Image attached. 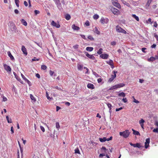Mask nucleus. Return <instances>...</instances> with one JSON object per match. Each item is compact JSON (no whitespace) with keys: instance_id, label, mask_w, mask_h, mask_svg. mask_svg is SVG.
I'll return each instance as SVG.
<instances>
[{"instance_id":"31","label":"nucleus","mask_w":158,"mask_h":158,"mask_svg":"<svg viewBox=\"0 0 158 158\" xmlns=\"http://www.w3.org/2000/svg\"><path fill=\"white\" fill-rule=\"evenodd\" d=\"M118 96H122L123 97H124L125 96V94L124 92H121L118 94Z\"/></svg>"},{"instance_id":"47","label":"nucleus","mask_w":158,"mask_h":158,"mask_svg":"<svg viewBox=\"0 0 158 158\" xmlns=\"http://www.w3.org/2000/svg\"><path fill=\"white\" fill-rule=\"evenodd\" d=\"M40 60V59L39 58H37L36 57H34L32 59V61H39Z\"/></svg>"},{"instance_id":"29","label":"nucleus","mask_w":158,"mask_h":158,"mask_svg":"<svg viewBox=\"0 0 158 158\" xmlns=\"http://www.w3.org/2000/svg\"><path fill=\"white\" fill-rule=\"evenodd\" d=\"M6 118L8 123H12L11 119L10 118H9L8 116H6Z\"/></svg>"},{"instance_id":"42","label":"nucleus","mask_w":158,"mask_h":158,"mask_svg":"<svg viewBox=\"0 0 158 158\" xmlns=\"http://www.w3.org/2000/svg\"><path fill=\"white\" fill-rule=\"evenodd\" d=\"M117 89V88L116 86V85H114V86H112L110 88L109 90H113L114 89Z\"/></svg>"},{"instance_id":"20","label":"nucleus","mask_w":158,"mask_h":158,"mask_svg":"<svg viewBox=\"0 0 158 158\" xmlns=\"http://www.w3.org/2000/svg\"><path fill=\"white\" fill-rule=\"evenodd\" d=\"M117 88H120L124 86L125 85L124 84L122 83L116 85Z\"/></svg>"},{"instance_id":"21","label":"nucleus","mask_w":158,"mask_h":158,"mask_svg":"<svg viewBox=\"0 0 158 158\" xmlns=\"http://www.w3.org/2000/svg\"><path fill=\"white\" fill-rule=\"evenodd\" d=\"M7 54L8 56L10 58V59L12 60H15L13 56L12 55L10 51H8L7 52Z\"/></svg>"},{"instance_id":"64","label":"nucleus","mask_w":158,"mask_h":158,"mask_svg":"<svg viewBox=\"0 0 158 158\" xmlns=\"http://www.w3.org/2000/svg\"><path fill=\"white\" fill-rule=\"evenodd\" d=\"M105 154H104V153H102V154H100L99 155V157H102L105 156Z\"/></svg>"},{"instance_id":"38","label":"nucleus","mask_w":158,"mask_h":158,"mask_svg":"<svg viewBox=\"0 0 158 158\" xmlns=\"http://www.w3.org/2000/svg\"><path fill=\"white\" fill-rule=\"evenodd\" d=\"M142 146H141L140 143H137L136 145V147H137L139 148H140Z\"/></svg>"},{"instance_id":"36","label":"nucleus","mask_w":158,"mask_h":158,"mask_svg":"<svg viewBox=\"0 0 158 158\" xmlns=\"http://www.w3.org/2000/svg\"><path fill=\"white\" fill-rule=\"evenodd\" d=\"M30 97L32 100H33L34 102L36 101V99L35 97L31 94L30 95Z\"/></svg>"},{"instance_id":"27","label":"nucleus","mask_w":158,"mask_h":158,"mask_svg":"<svg viewBox=\"0 0 158 158\" xmlns=\"http://www.w3.org/2000/svg\"><path fill=\"white\" fill-rule=\"evenodd\" d=\"M132 17L133 18H135L137 21H139V18L138 17L136 16V15H135L133 14L132 15Z\"/></svg>"},{"instance_id":"51","label":"nucleus","mask_w":158,"mask_h":158,"mask_svg":"<svg viewBox=\"0 0 158 158\" xmlns=\"http://www.w3.org/2000/svg\"><path fill=\"white\" fill-rule=\"evenodd\" d=\"M154 36L156 38V40L158 41V35L156 33H154Z\"/></svg>"},{"instance_id":"9","label":"nucleus","mask_w":158,"mask_h":158,"mask_svg":"<svg viewBox=\"0 0 158 158\" xmlns=\"http://www.w3.org/2000/svg\"><path fill=\"white\" fill-rule=\"evenodd\" d=\"M85 55L89 58L94 60L95 59V57L93 55H90L87 52H85Z\"/></svg>"},{"instance_id":"16","label":"nucleus","mask_w":158,"mask_h":158,"mask_svg":"<svg viewBox=\"0 0 158 158\" xmlns=\"http://www.w3.org/2000/svg\"><path fill=\"white\" fill-rule=\"evenodd\" d=\"M93 31L95 33H96L98 35L100 34V31H99L98 28L96 27L94 29Z\"/></svg>"},{"instance_id":"45","label":"nucleus","mask_w":158,"mask_h":158,"mask_svg":"<svg viewBox=\"0 0 158 158\" xmlns=\"http://www.w3.org/2000/svg\"><path fill=\"white\" fill-rule=\"evenodd\" d=\"M56 127L59 130V128H60V125L59 124V123L58 122H56Z\"/></svg>"},{"instance_id":"62","label":"nucleus","mask_w":158,"mask_h":158,"mask_svg":"<svg viewBox=\"0 0 158 158\" xmlns=\"http://www.w3.org/2000/svg\"><path fill=\"white\" fill-rule=\"evenodd\" d=\"M101 149L104 150V151L105 152H106V151L107 150L106 147H102L101 148Z\"/></svg>"},{"instance_id":"53","label":"nucleus","mask_w":158,"mask_h":158,"mask_svg":"<svg viewBox=\"0 0 158 158\" xmlns=\"http://www.w3.org/2000/svg\"><path fill=\"white\" fill-rule=\"evenodd\" d=\"M54 72L53 71L51 70H50L49 71V74L51 76H52L53 74L54 73Z\"/></svg>"},{"instance_id":"19","label":"nucleus","mask_w":158,"mask_h":158,"mask_svg":"<svg viewBox=\"0 0 158 158\" xmlns=\"http://www.w3.org/2000/svg\"><path fill=\"white\" fill-rule=\"evenodd\" d=\"M57 7L60 6L61 4L60 0H53Z\"/></svg>"},{"instance_id":"39","label":"nucleus","mask_w":158,"mask_h":158,"mask_svg":"<svg viewBox=\"0 0 158 158\" xmlns=\"http://www.w3.org/2000/svg\"><path fill=\"white\" fill-rule=\"evenodd\" d=\"M47 69V66L45 65H42L41 66V69L45 70Z\"/></svg>"},{"instance_id":"17","label":"nucleus","mask_w":158,"mask_h":158,"mask_svg":"<svg viewBox=\"0 0 158 158\" xmlns=\"http://www.w3.org/2000/svg\"><path fill=\"white\" fill-rule=\"evenodd\" d=\"M72 28L74 30H78L80 29V27L76 26L75 24H73L72 26Z\"/></svg>"},{"instance_id":"49","label":"nucleus","mask_w":158,"mask_h":158,"mask_svg":"<svg viewBox=\"0 0 158 158\" xmlns=\"http://www.w3.org/2000/svg\"><path fill=\"white\" fill-rule=\"evenodd\" d=\"M133 97L134 98V100H133L134 102L136 103H138L139 102L137 100H136V99H135V98L134 96H133Z\"/></svg>"},{"instance_id":"43","label":"nucleus","mask_w":158,"mask_h":158,"mask_svg":"<svg viewBox=\"0 0 158 158\" xmlns=\"http://www.w3.org/2000/svg\"><path fill=\"white\" fill-rule=\"evenodd\" d=\"M88 38L91 41H93L94 40V38L91 35H89L88 37Z\"/></svg>"},{"instance_id":"13","label":"nucleus","mask_w":158,"mask_h":158,"mask_svg":"<svg viewBox=\"0 0 158 158\" xmlns=\"http://www.w3.org/2000/svg\"><path fill=\"white\" fill-rule=\"evenodd\" d=\"M100 57L103 59H107L109 57V55L107 54L104 53L100 55Z\"/></svg>"},{"instance_id":"33","label":"nucleus","mask_w":158,"mask_h":158,"mask_svg":"<svg viewBox=\"0 0 158 158\" xmlns=\"http://www.w3.org/2000/svg\"><path fill=\"white\" fill-rule=\"evenodd\" d=\"M103 49L102 48H100L97 52V53L99 55L102 54V53Z\"/></svg>"},{"instance_id":"58","label":"nucleus","mask_w":158,"mask_h":158,"mask_svg":"<svg viewBox=\"0 0 158 158\" xmlns=\"http://www.w3.org/2000/svg\"><path fill=\"white\" fill-rule=\"evenodd\" d=\"M153 26L155 27H157V24L156 22H155L153 23Z\"/></svg>"},{"instance_id":"3","label":"nucleus","mask_w":158,"mask_h":158,"mask_svg":"<svg viewBox=\"0 0 158 158\" xmlns=\"http://www.w3.org/2000/svg\"><path fill=\"white\" fill-rule=\"evenodd\" d=\"M116 30L118 32H121L125 34L127 33L126 31L118 25L116 27Z\"/></svg>"},{"instance_id":"44","label":"nucleus","mask_w":158,"mask_h":158,"mask_svg":"<svg viewBox=\"0 0 158 158\" xmlns=\"http://www.w3.org/2000/svg\"><path fill=\"white\" fill-rule=\"evenodd\" d=\"M98 99V98L97 97L95 96V97H93L92 98H89V100H95Z\"/></svg>"},{"instance_id":"10","label":"nucleus","mask_w":158,"mask_h":158,"mask_svg":"<svg viewBox=\"0 0 158 158\" xmlns=\"http://www.w3.org/2000/svg\"><path fill=\"white\" fill-rule=\"evenodd\" d=\"M4 67L5 70L8 72H10L11 71V69L10 66H8L6 64H4L3 65Z\"/></svg>"},{"instance_id":"26","label":"nucleus","mask_w":158,"mask_h":158,"mask_svg":"<svg viewBox=\"0 0 158 158\" xmlns=\"http://www.w3.org/2000/svg\"><path fill=\"white\" fill-rule=\"evenodd\" d=\"M65 18L68 20H69L71 19V16L69 14H67L65 15Z\"/></svg>"},{"instance_id":"11","label":"nucleus","mask_w":158,"mask_h":158,"mask_svg":"<svg viewBox=\"0 0 158 158\" xmlns=\"http://www.w3.org/2000/svg\"><path fill=\"white\" fill-rule=\"evenodd\" d=\"M145 122V121L143 119H141L139 121V123L140 125L141 126L142 128L143 129H144V123Z\"/></svg>"},{"instance_id":"34","label":"nucleus","mask_w":158,"mask_h":158,"mask_svg":"<svg viewBox=\"0 0 158 158\" xmlns=\"http://www.w3.org/2000/svg\"><path fill=\"white\" fill-rule=\"evenodd\" d=\"M106 62L107 64H108L110 65L113 63V61L111 60H109L108 61H107Z\"/></svg>"},{"instance_id":"37","label":"nucleus","mask_w":158,"mask_h":158,"mask_svg":"<svg viewBox=\"0 0 158 158\" xmlns=\"http://www.w3.org/2000/svg\"><path fill=\"white\" fill-rule=\"evenodd\" d=\"M75 153H77L78 154H80V153L79 150L78 148H76L74 150Z\"/></svg>"},{"instance_id":"28","label":"nucleus","mask_w":158,"mask_h":158,"mask_svg":"<svg viewBox=\"0 0 158 158\" xmlns=\"http://www.w3.org/2000/svg\"><path fill=\"white\" fill-rule=\"evenodd\" d=\"M94 48L93 47H87L86 48V50L88 51L91 52L92 51Z\"/></svg>"},{"instance_id":"35","label":"nucleus","mask_w":158,"mask_h":158,"mask_svg":"<svg viewBox=\"0 0 158 158\" xmlns=\"http://www.w3.org/2000/svg\"><path fill=\"white\" fill-rule=\"evenodd\" d=\"M107 105L108 108L110 109V112H111V107H112V105L111 104L108 103L107 104Z\"/></svg>"},{"instance_id":"8","label":"nucleus","mask_w":158,"mask_h":158,"mask_svg":"<svg viewBox=\"0 0 158 158\" xmlns=\"http://www.w3.org/2000/svg\"><path fill=\"white\" fill-rule=\"evenodd\" d=\"M117 72V71H113L114 75H111V77L108 80V82H111L114 80L116 77V73Z\"/></svg>"},{"instance_id":"18","label":"nucleus","mask_w":158,"mask_h":158,"mask_svg":"<svg viewBox=\"0 0 158 158\" xmlns=\"http://www.w3.org/2000/svg\"><path fill=\"white\" fill-rule=\"evenodd\" d=\"M77 67L78 70L81 71L83 68V65L82 64H77Z\"/></svg>"},{"instance_id":"23","label":"nucleus","mask_w":158,"mask_h":158,"mask_svg":"<svg viewBox=\"0 0 158 158\" xmlns=\"http://www.w3.org/2000/svg\"><path fill=\"white\" fill-rule=\"evenodd\" d=\"M99 141L101 142H103L106 141V137H103L102 138H99Z\"/></svg>"},{"instance_id":"55","label":"nucleus","mask_w":158,"mask_h":158,"mask_svg":"<svg viewBox=\"0 0 158 158\" xmlns=\"http://www.w3.org/2000/svg\"><path fill=\"white\" fill-rule=\"evenodd\" d=\"M7 100V98L5 97L4 96H3L2 97V101L5 102Z\"/></svg>"},{"instance_id":"50","label":"nucleus","mask_w":158,"mask_h":158,"mask_svg":"<svg viewBox=\"0 0 158 158\" xmlns=\"http://www.w3.org/2000/svg\"><path fill=\"white\" fill-rule=\"evenodd\" d=\"M40 129H41V130L43 132H45V130L44 127H43L42 126H40Z\"/></svg>"},{"instance_id":"54","label":"nucleus","mask_w":158,"mask_h":158,"mask_svg":"<svg viewBox=\"0 0 158 158\" xmlns=\"http://www.w3.org/2000/svg\"><path fill=\"white\" fill-rule=\"evenodd\" d=\"M79 45L77 44L73 46V48L75 49H77L78 48Z\"/></svg>"},{"instance_id":"2","label":"nucleus","mask_w":158,"mask_h":158,"mask_svg":"<svg viewBox=\"0 0 158 158\" xmlns=\"http://www.w3.org/2000/svg\"><path fill=\"white\" fill-rule=\"evenodd\" d=\"M113 5L118 9L121 8L120 4L118 2V0H111Z\"/></svg>"},{"instance_id":"1","label":"nucleus","mask_w":158,"mask_h":158,"mask_svg":"<svg viewBox=\"0 0 158 158\" xmlns=\"http://www.w3.org/2000/svg\"><path fill=\"white\" fill-rule=\"evenodd\" d=\"M130 133V132L128 130H126L123 132H119V135L120 136L126 138L129 136Z\"/></svg>"},{"instance_id":"4","label":"nucleus","mask_w":158,"mask_h":158,"mask_svg":"<svg viewBox=\"0 0 158 158\" xmlns=\"http://www.w3.org/2000/svg\"><path fill=\"white\" fill-rule=\"evenodd\" d=\"M111 10L113 14L115 15H118L120 14V11L117 9L112 7L111 8Z\"/></svg>"},{"instance_id":"46","label":"nucleus","mask_w":158,"mask_h":158,"mask_svg":"<svg viewBox=\"0 0 158 158\" xmlns=\"http://www.w3.org/2000/svg\"><path fill=\"white\" fill-rule=\"evenodd\" d=\"M53 88L55 89H56L60 90H62L58 86H54L53 87Z\"/></svg>"},{"instance_id":"15","label":"nucleus","mask_w":158,"mask_h":158,"mask_svg":"<svg viewBox=\"0 0 158 158\" xmlns=\"http://www.w3.org/2000/svg\"><path fill=\"white\" fill-rule=\"evenodd\" d=\"M87 87L91 89H93L94 88V85L91 83H88L87 85Z\"/></svg>"},{"instance_id":"60","label":"nucleus","mask_w":158,"mask_h":158,"mask_svg":"<svg viewBox=\"0 0 158 158\" xmlns=\"http://www.w3.org/2000/svg\"><path fill=\"white\" fill-rule=\"evenodd\" d=\"M156 46V45L155 44H153L151 46V48H155Z\"/></svg>"},{"instance_id":"57","label":"nucleus","mask_w":158,"mask_h":158,"mask_svg":"<svg viewBox=\"0 0 158 158\" xmlns=\"http://www.w3.org/2000/svg\"><path fill=\"white\" fill-rule=\"evenodd\" d=\"M122 101L124 103H126L127 102V100L126 98H123L122 99Z\"/></svg>"},{"instance_id":"56","label":"nucleus","mask_w":158,"mask_h":158,"mask_svg":"<svg viewBox=\"0 0 158 158\" xmlns=\"http://www.w3.org/2000/svg\"><path fill=\"white\" fill-rule=\"evenodd\" d=\"M34 12L36 15L38 14H39L40 13V11L39 10H35L34 11Z\"/></svg>"},{"instance_id":"7","label":"nucleus","mask_w":158,"mask_h":158,"mask_svg":"<svg viewBox=\"0 0 158 158\" xmlns=\"http://www.w3.org/2000/svg\"><path fill=\"white\" fill-rule=\"evenodd\" d=\"M51 24L52 26L55 27L57 28H59L60 27V25L59 24L58 22L56 23L54 21H52L51 22Z\"/></svg>"},{"instance_id":"30","label":"nucleus","mask_w":158,"mask_h":158,"mask_svg":"<svg viewBox=\"0 0 158 158\" xmlns=\"http://www.w3.org/2000/svg\"><path fill=\"white\" fill-rule=\"evenodd\" d=\"M122 2L124 5H126L128 7H130V4L128 3L126 1L123 0H122Z\"/></svg>"},{"instance_id":"24","label":"nucleus","mask_w":158,"mask_h":158,"mask_svg":"<svg viewBox=\"0 0 158 158\" xmlns=\"http://www.w3.org/2000/svg\"><path fill=\"white\" fill-rule=\"evenodd\" d=\"M132 130L133 131V134L135 135H140V133L139 131H136L134 130L133 129H132Z\"/></svg>"},{"instance_id":"32","label":"nucleus","mask_w":158,"mask_h":158,"mask_svg":"<svg viewBox=\"0 0 158 158\" xmlns=\"http://www.w3.org/2000/svg\"><path fill=\"white\" fill-rule=\"evenodd\" d=\"M21 22L22 23H23V24L25 26H26L27 25V22L23 19H22V20H21Z\"/></svg>"},{"instance_id":"59","label":"nucleus","mask_w":158,"mask_h":158,"mask_svg":"<svg viewBox=\"0 0 158 158\" xmlns=\"http://www.w3.org/2000/svg\"><path fill=\"white\" fill-rule=\"evenodd\" d=\"M85 24L86 26H89V21H87L85 22Z\"/></svg>"},{"instance_id":"25","label":"nucleus","mask_w":158,"mask_h":158,"mask_svg":"<svg viewBox=\"0 0 158 158\" xmlns=\"http://www.w3.org/2000/svg\"><path fill=\"white\" fill-rule=\"evenodd\" d=\"M152 0H148V1L146 5V6L148 7L149 6Z\"/></svg>"},{"instance_id":"6","label":"nucleus","mask_w":158,"mask_h":158,"mask_svg":"<svg viewBox=\"0 0 158 158\" xmlns=\"http://www.w3.org/2000/svg\"><path fill=\"white\" fill-rule=\"evenodd\" d=\"M109 21V20L108 18H102L100 20V22L102 24H107Z\"/></svg>"},{"instance_id":"14","label":"nucleus","mask_w":158,"mask_h":158,"mask_svg":"<svg viewBox=\"0 0 158 158\" xmlns=\"http://www.w3.org/2000/svg\"><path fill=\"white\" fill-rule=\"evenodd\" d=\"M22 50L23 52V53L25 55H27V50L26 48H25V46H22Z\"/></svg>"},{"instance_id":"48","label":"nucleus","mask_w":158,"mask_h":158,"mask_svg":"<svg viewBox=\"0 0 158 158\" xmlns=\"http://www.w3.org/2000/svg\"><path fill=\"white\" fill-rule=\"evenodd\" d=\"M18 144H19V148H20V151L21 152V153H22V152H23V149L21 147V146L20 143H19V141H18Z\"/></svg>"},{"instance_id":"40","label":"nucleus","mask_w":158,"mask_h":158,"mask_svg":"<svg viewBox=\"0 0 158 158\" xmlns=\"http://www.w3.org/2000/svg\"><path fill=\"white\" fill-rule=\"evenodd\" d=\"M99 15L97 14H95L93 16V18L95 19H97L99 18Z\"/></svg>"},{"instance_id":"5","label":"nucleus","mask_w":158,"mask_h":158,"mask_svg":"<svg viewBox=\"0 0 158 158\" xmlns=\"http://www.w3.org/2000/svg\"><path fill=\"white\" fill-rule=\"evenodd\" d=\"M10 29L12 31H15L16 27L13 23H10L9 25Z\"/></svg>"},{"instance_id":"41","label":"nucleus","mask_w":158,"mask_h":158,"mask_svg":"<svg viewBox=\"0 0 158 158\" xmlns=\"http://www.w3.org/2000/svg\"><path fill=\"white\" fill-rule=\"evenodd\" d=\"M146 22L147 23H150L151 24H152V19L151 18H149L148 19V20H147Z\"/></svg>"},{"instance_id":"12","label":"nucleus","mask_w":158,"mask_h":158,"mask_svg":"<svg viewBox=\"0 0 158 158\" xmlns=\"http://www.w3.org/2000/svg\"><path fill=\"white\" fill-rule=\"evenodd\" d=\"M150 143V139L147 138L146 140V142L145 143V148H147L149 146V144Z\"/></svg>"},{"instance_id":"22","label":"nucleus","mask_w":158,"mask_h":158,"mask_svg":"<svg viewBox=\"0 0 158 158\" xmlns=\"http://www.w3.org/2000/svg\"><path fill=\"white\" fill-rule=\"evenodd\" d=\"M156 59V58L152 56L150 58L148 59V61H153L155 60Z\"/></svg>"},{"instance_id":"61","label":"nucleus","mask_w":158,"mask_h":158,"mask_svg":"<svg viewBox=\"0 0 158 158\" xmlns=\"http://www.w3.org/2000/svg\"><path fill=\"white\" fill-rule=\"evenodd\" d=\"M80 35L81 36V37L83 39L85 40H86V38L85 37V36L84 35Z\"/></svg>"},{"instance_id":"63","label":"nucleus","mask_w":158,"mask_h":158,"mask_svg":"<svg viewBox=\"0 0 158 158\" xmlns=\"http://www.w3.org/2000/svg\"><path fill=\"white\" fill-rule=\"evenodd\" d=\"M25 81L27 82L29 85H30L31 82L27 79H26Z\"/></svg>"},{"instance_id":"52","label":"nucleus","mask_w":158,"mask_h":158,"mask_svg":"<svg viewBox=\"0 0 158 158\" xmlns=\"http://www.w3.org/2000/svg\"><path fill=\"white\" fill-rule=\"evenodd\" d=\"M153 131L154 132L158 133V128H156L153 130Z\"/></svg>"}]
</instances>
